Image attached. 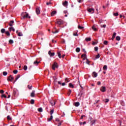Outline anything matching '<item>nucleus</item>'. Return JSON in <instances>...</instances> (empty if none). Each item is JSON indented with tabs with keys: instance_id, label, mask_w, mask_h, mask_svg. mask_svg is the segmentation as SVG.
Segmentation results:
<instances>
[{
	"instance_id": "f257e3e1",
	"label": "nucleus",
	"mask_w": 126,
	"mask_h": 126,
	"mask_svg": "<svg viewBox=\"0 0 126 126\" xmlns=\"http://www.w3.org/2000/svg\"><path fill=\"white\" fill-rule=\"evenodd\" d=\"M58 67H59L58 63H57L56 62H55L54 64L52 65V69H53V70H56V68H58Z\"/></svg>"
},
{
	"instance_id": "f03ea898",
	"label": "nucleus",
	"mask_w": 126,
	"mask_h": 126,
	"mask_svg": "<svg viewBox=\"0 0 126 126\" xmlns=\"http://www.w3.org/2000/svg\"><path fill=\"white\" fill-rule=\"evenodd\" d=\"M56 24H58V25H63V21L62 20H58Z\"/></svg>"
},
{
	"instance_id": "7ed1b4c3",
	"label": "nucleus",
	"mask_w": 126,
	"mask_h": 126,
	"mask_svg": "<svg viewBox=\"0 0 126 126\" xmlns=\"http://www.w3.org/2000/svg\"><path fill=\"white\" fill-rule=\"evenodd\" d=\"M14 79V78L12 77V76L11 75L7 78V81H12Z\"/></svg>"
},
{
	"instance_id": "20e7f679",
	"label": "nucleus",
	"mask_w": 126,
	"mask_h": 126,
	"mask_svg": "<svg viewBox=\"0 0 126 126\" xmlns=\"http://www.w3.org/2000/svg\"><path fill=\"white\" fill-rule=\"evenodd\" d=\"M88 12H90L91 13H94V8H88L87 9Z\"/></svg>"
},
{
	"instance_id": "39448f33",
	"label": "nucleus",
	"mask_w": 126,
	"mask_h": 126,
	"mask_svg": "<svg viewBox=\"0 0 126 126\" xmlns=\"http://www.w3.org/2000/svg\"><path fill=\"white\" fill-rule=\"evenodd\" d=\"M48 55H50V57H54V56H55V53L54 52L52 53V51H49L48 52Z\"/></svg>"
},
{
	"instance_id": "423d86ee",
	"label": "nucleus",
	"mask_w": 126,
	"mask_h": 126,
	"mask_svg": "<svg viewBox=\"0 0 126 126\" xmlns=\"http://www.w3.org/2000/svg\"><path fill=\"white\" fill-rule=\"evenodd\" d=\"M92 76L93 77H97V76H98V74L97 73H96V72H93L92 73Z\"/></svg>"
},
{
	"instance_id": "0eeeda50",
	"label": "nucleus",
	"mask_w": 126,
	"mask_h": 126,
	"mask_svg": "<svg viewBox=\"0 0 126 126\" xmlns=\"http://www.w3.org/2000/svg\"><path fill=\"white\" fill-rule=\"evenodd\" d=\"M25 13L26 14L23 16V19H25V18H28V16H29V14H28L27 12H26Z\"/></svg>"
},
{
	"instance_id": "6e6552de",
	"label": "nucleus",
	"mask_w": 126,
	"mask_h": 126,
	"mask_svg": "<svg viewBox=\"0 0 126 126\" xmlns=\"http://www.w3.org/2000/svg\"><path fill=\"white\" fill-rule=\"evenodd\" d=\"M100 91L101 92H106V87H101L100 88Z\"/></svg>"
},
{
	"instance_id": "1a4fd4ad",
	"label": "nucleus",
	"mask_w": 126,
	"mask_h": 126,
	"mask_svg": "<svg viewBox=\"0 0 126 126\" xmlns=\"http://www.w3.org/2000/svg\"><path fill=\"white\" fill-rule=\"evenodd\" d=\"M35 11H36V14H40V8H39V7H37L36 8V10H35Z\"/></svg>"
},
{
	"instance_id": "9d476101",
	"label": "nucleus",
	"mask_w": 126,
	"mask_h": 126,
	"mask_svg": "<svg viewBox=\"0 0 126 126\" xmlns=\"http://www.w3.org/2000/svg\"><path fill=\"white\" fill-rule=\"evenodd\" d=\"M13 23H14V20L10 21L9 23V26H10V27H12V26H13V25H12Z\"/></svg>"
},
{
	"instance_id": "9b49d317",
	"label": "nucleus",
	"mask_w": 126,
	"mask_h": 126,
	"mask_svg": "<svg viewBox=\"0 0 126 126\" xmlns=\"http://www.w3.org/2000/svg\"><path fill=\"white\" fill-rule=\"evenodd\" d=\"M31 96L32 97H35V91H32V92L31 94Z\"/></svg>"
},
{
	"instance_id": "f8f14e48",
	"label": "nucleus",
	"mask_w": 126,
	"mask_h": 126,
	"mask_svg": "<svg viewBox=\"0 0 126 126\" xmlns=\"http://www.w3.org/2000/svg\"><path fill=\"white\" fill-rule=\"evenodd\" d=\"M116 36H117V33L114 32L112 37L111 38V40H112V41L114 40V39H115V38H116Z\"/></svg>"
},
{
	"instance_id": "ddd939ff",
	"label": "nucleus",
	"mask_w": 126,
	"mask_h": 126,
	"mask_svg": "<svg viewBox=\"0 0 126 126\" xmlns=\"http://www.w3.org/2000/svg\"><path fill=\"white\" fill-rule=\"evenodd\" d=\"M50 104L51 106H55V105H56V101H55V100H51L50 101Z\"/></svg>"
},
{
	"instance_id": "4468645a",
	"label": "nucleus",
	"mask_w": 126,
	"mask_h": 126,
	"mask_svg": "<svg viewBox=\"0 0 126 126\" xmlns=\"http://www.w3.org/2000/svg\"><path fill=\"white\" fill-rule=\"evenodd\" d=\"M67 3H68L67 1L65 0L64 2L63 3V6H67Z\"/></svg>"
},
{
	"instance_id": "2eb2a0df",
	"label": "nucleus",
	"mask_w": 126,
	"mask_h": 126,
	"mask_svg": "<svg viewBox=\"0 0 126 126\" xmlns=\"http://www.w3.org/2000/svg\"><path fill=\"white\" fill-rule=\"evenodd\" d=\"M19 77H20V75H17V77H16L15 80L13 82L14 84L16 82V81L17 80V79H18V78H19Z\"/></svg>"
},
{
	"instance_id": "dca6fc26",
	"label": "nucleus",
	"mask_w": 126,
	"mask_h": 126,
	"mask_svg": "<svg viewBox=\"0 0 126 126\" xmlns=\"http://www.w3.org/2000/svg\"><path fill=\"white\" fill-rule=\"evenodd\" d=\"M39 63H40V62H38L37 61H34L33 62V64H34L35 65H38V64H39Z\"/></svg>"
},
{
	"instance_id": "f3484780",
	"label": "nucleus",
	"mask_w": 126,
	"mask_h": 126,
	"mask_svg": "<svg viewBox=\"0 0 126 126\" xmlns=\"http://www.w3.org/2000/svg\"><path fill=\"white\" fill-rule=\"evenodd\" d=\"M86 42H90V41H91V38L90 37H87L85 39Z\"/></svg>"
},
{
	"instance_id": "a211bd4d",
	"label": "nucleus",
	"mask_w": 126,
	"mask_h": 126,
	"mask_svg": "<svg viewBox=\"0 0 126 126\" xmlns=\"http://www.w3.org/2000/svg\"><path fill=\"white\" fill-rule=\"evenodd\" d=\"M79 105H80V104L79 103V102H75L74 106L75 107H78V106H79Z\"/></svg>"
},
{
	"instance_id": "6ab92c4d",
	"label": "nucleus",
	"mask_w": 126,
	"mask_h": 126,
	"mask_svg": "<svg viewBox=\"0 0 126 126\" xmlns=\"http://www.w3.org/2000/svg\"><path fill=\"white\" fill-rule=\"evenodd\" d=\"M9 30L10 31H13V32H14V31H15V30L14 29V28L13 27L9 28Z\"/></svg>"
},
{
	"instance_id": "aec40b11",
	"label": "nucleus",
	"mask_w": 126,
	"mask_h": 126,
	"mask_svg": "<svg viewBox=\"0 0 126 126\" xmlns=\"http://www.w3.org/2000/svg\"><path fill=\"white\" fill-rule=\"evenodd\" d=\"M56 13H57V11H53L52 12H51V16H54V15L55 14H56Z\"/></svg>"
},
{
	"instance_id": "412c9836",
	"label": "nucleus",
	"mask_w": 126,
	"mask_h": 126,
	"mask_svg": "<svg viewBox=\"0 0 126 126\" xmlns=\"http://www.w3.org/2000/svg\"><path fill=\"white\" fill-rule=\"evenodd\" d=\"M7 121H11V120H12V119L11 118V117H10V116L9 115H8L7 116Z\"/></svg>"
},
{
	"instance_id": "4be33fe9",
	"label": "nucleus",
	"mask_w": 126,
	"mask_h": 126,
	"mask_svg": "<svg viewBox=\"0 0 126 126\" xmlns=\"http://www.w3.org/2000/svg\"><path fill=\"white\" fill-rule=\"evenodd\" d=\"M37 110L39 112V113H42V112H43V108H42V107H40Z\"/></svg>"
},
{
	"instance_id": "5701e85b",
	"label": "nucleus",
	"mask_w": 126,
	"mask_h": 126,
	"mask_svg": "<svg viewBox=\"0 0 126 126\" xmlns=\"http://www.w3.org/2000/svg\"><path fill=\"white\" fill-rule=\"evenodd\" d=\"M69 87L70 88H74V86L71 83H69Z\"/></svg>"
},
{
	"instance_id": "b1692460",
	"label": "nucleus",
	"mask_w": 126,
	"mask_h": 126,
	"mask_svg": "<svg viewBox=\"0 0 126 126\" xmlns=\"http://www.w3.org/2000/svg\"><path fill=\"white\" fill-rule=\"evenodd\" d=\"M92 29L94 30V31H97L98 30L96 29V27L95 26H93L92 27Z\"/></svg>"
},
{
	"instance_id": "393cba45",
	"label": "nucleus",
	"mask_w": 126,
	"mask_h": 126,
	"mask_svg": "<svg viewBox=\"0 0 126 126\" xmlns=\"http://www.w3.org/2000/svg\"><path fill=\"white\" fill-rule=\"evenodd\" d=\"M0 32H1V33H2V34H3V33H5V29H2L0 30Z\"/></svg>"
},
{
	"instance_id": "a878e982",
	"label": "nucleus",
	"mask_w": 126,
	"mask_h": 126,
	"mask_svg": "<svg viewBox=\"0 0 126 126\" xmlns=\"http://www.w3.org/2000/svg\"><path fill=\"white\" fill-rule=\"evenodd\" d=\"M58 55V57L60 59L62 58V54H61V52H59L57 53Z\"/></svg>"
},
{
	"instance_id": "bb28decb",
	"label": "nucleus",
	"mask_w": 126,
	"mask_h": 126,
	"mask_svg": "<svg viewBox=\"0 0 126 126\" xmlns=\"http://www.w3.org/2000/svg\"><path fill=\"white\" fill-rule=\"evenodd\" d=\"M28 88L30 90H32V85H29L28 86Z\"/></svg>"
},
{
	"instance_id": "cd10ccee",
	"label": "nucleus",
	"mask_w": 126,
	"mask_h": 126,
	"mask_svg": "<svg viewBox=\"0 0 126 126\" xmlns=\"http://www.w3.org/2000/svg\"><path fill=\"white\" fill-rule=\"evenodd\" d=\"M117 41H121V37L119 36H116Z\"/></svg>"
},
{
	"instance_id": "c85d7f7f",
	"label": "nucleus",
	"mask_w": 126,
	"mask_h": 126,
	"mask_svg": "<svg viewBox=\"0 0 126 126\" xmlns=\"http://www.w3.org/2000/svg\"><path fill=\"white\" fill-rule=\"evenodd\" d=\"M52 120H53V116L51 115L50 118L48 119V122H51Z\"/></svg>"
},
{
	"instance_id": "c756f323",
	"label": "nucleus",
	"mask_w": 126,
	"mask_h": 126,
	"mask_svg": "<svg viewBox=\"0 0 126 126\" xmlns=\"http://www.w3.org/2000/svg\"><path fill=\"white\" fill-rule=\"evenodd\" d=\"M76 52L77 53H79L80 52V48L77 47L76 49Z\"/></svg>"
},
{
	"instance_id": "7c9ffc66",
	"label": "nucleus",
	"mask_w": 126,
	"mask_h": 126,
	"mask_svg": "<svg viewBox=\"0 0 126 126\" xmlns=\"http://www.w3.org/2000/svg\"><path fill=\"white\" fill-rule=\"evenodd\" d=\"M5 33L6 35H7V36H10V33H9V32L6 31Z\"/></svg>"
},
{
	"instance_id": "2f4dec72",
	"label": "nucleus",
	"mask_w": 126,
	"mask_h": 126,
	"mask_svg": "<svg viewBox=\"0 0 126 126\" xmlns=\"http://www.w3.org/2000/svg\"><path fill=\"white\" fill-rule=\"evenodd\" d=\"M104 70H107V69L108 68V67L106 65H105L103 67Z\"/></svg>"
},
{
	"instance_id": "473e14b6",
	"label": "nucleus",
	"mask_w": 126,
	"mask_h": 126,
	"mask_svg": "<svg viewBox=\"0 0 126 126\" xmlns=\"http://www.w3.org/2000/svg\"><path fill=\"white\" fill-rule=\"evenodd\" d=\"M78 29H80L81 30H82L84 27L80 26V25H78Z\"/></svg>"
},
{
	"instance_id": "72a5a7b5",
	"label": "nucleus",
	"mask_w": 126,
	"mask_h": 126,
	"mask_svg": "<svg viewBox=\"0 0 126 126\" xmlns=\"http://www.w3.org/2000/svg\"><path fill=\"white\" fill-rule=\"evenodd\" d=\"M34 103H35V100L34 99H31V104H32V105H33V104H34Z\"/></svg>"
},
{
	"instance_id": "f704fd0d",
	"label": "nucleus",
	"mask_w": 126,
	"mask_h": 126,
	"mask_svg": "<svg viewBox=\"0 0 126 126\" xmlns=\"http://www.w3.org/2000/svg\"><path fill=\"white\" fill-rule=\"evenodd\" d=\"M86 60H87V62H86V63L87 64H89V65H90V61H89L88 59H87V58H86Z\"/></svg>"
},
{
	"instance_id": "c9c22d12",
	"label": "nucleus",
	"mask_w": 126,
	"mask_h": 126,
	"mask_svg": "<svg viewBox=\"0 0 126 126\" xmlns=\"http://www.w3.org/2000/svg\"><path fill=\"white\" fill-rule=\"evenodd\" d=\"M18 36H19V37H21V36H23V34L22 33V32H18Z\"/></svg>"
},
{
	"instance_id": "e433bc0d",
	"label": "nucleus",
	"mask_w": 126,
	"mask_h": 126,
	"mask_svg": "<svg viewBox=\"0 0 126 126\" xmlns=\"http://www.w3.org/2000/svg\"><path fill=\"white\" fill-rule=\"evenodd\" d=\"M96 122V120H93L91 121V125L93 126V125H94L95 123Z\"/></svg>"
},
{
	"instance_id": "4c0bfd02",
	"label": "nucleus",
	"mask_w": 126,
	"mask_h": 126,
	"mask_svg": "<svg viewBox=\"0 0 126 126\" xmlns=\"http://www.w3.org/2000/svg\"><path fill=\"white\" fill-rule=\"evenodd\" d=\"M18 72V71L17 70H14L13 71V73H14V74H16Z\"/></svg>"
},
{
	"instance_id": "58836bf2",
	"label": "nucleus",
	"mask_w": 126,
	"mask_h": 126,
	"mask_svg": "<svg viewBox=\"0 0 126 126\" xmlns=\"http://www.w3.org/2000/svg\"><path fill=\"white\" fill-rule=\"evenodd\" d=\"M9 44H13V40H12V39H10L9 40Z\"/></svg>"
},
{
	"instance_id": "ea45409f",
	"label": "nucleus",
	"mask_w": 126,
	"mask_h": 126,
	"mask_svg": "<svg viewBox=\"0 0 126 126\" xmlns=\"http://www.w3.org/2000/svg\"><path fill=\"white\" fill-rule=\"evenodd\" d=\"M3 75H4V76H6V75H7V72L5 71L3 72Z\"/></svg>"
},
{
	"instance_id": "a19ab883",
	"label": "nucleus",
	"mask_w": 126,
	"mask_h": 126,
	"mask_svg": "<svg viewBox=\"0 0 126 126\" xmlns=\"http://www.w3.org/2000/svg\"><path fill=\"white\" fill-rule=\"evenodd\" d=\"M71 90H68V93H67L68 95L69 96V95H70V94H71Z\"/></svg>"
},
{
	"instance_id": "79ce46f5",
	"label": "nucleus",
	"mask_w": 126,
	"mask_h": 126,
	"mask_svg": "<svg viewBox=\"0 0 126 126\" xmlns=\"http://www.w3.org/2000/svg\"><path fill=\"white\" fill-rule=\"evenodd\" d=\"M103 44H104V45H108V41L105 40V41L103 42Z\"/></svg>"
},
{
	"instance_id": "37998d69",
	"label": "nucleus",
	"mask_w": 126,
	"mask_h": 126,
	"mask_svg": "<svg viewBox=\"0 0 126 126\" xmlns=\"http://www.w3.org/2000/svg\"><path fill=\"white\" fill-rule=\"evenodd\" d=\"M99 58H100V54H98L96 57H95V58L96 59H99Z\"/></svg>"
},
{
	"instance_id": "c03bdc74",
	"label": "nucleus",
	"mask_w": 126,
	"mask_h": 126,
	"mask_svg": "<svg viewBox=\"0 0 126 126\" xmlns=\"http://www.w3.org/2000/svg\"><path fill=\"white\" fill-rule=\"evenodd\" d=\"M27 68H28L27 66L25 65L24 66V70H27Z\"/></svg>"
},
{
	"instance_id": "a18cd8bd",
	"label": "nucleus",
	"mask_w": 126,
	"mask_h": 126,
	"mask_svg": "<svg viewBox=\"0 0 126 126\" xmlns=\"http://www.w3.org/2000/svg\"><path fill=\"white\" fill-rule=\"evenodd\" d=\"M98 47H97V46H96V47H94V51H95V52H97V51H98Z\"/></svg>"
},
{
	"instance_id": "49530a36",
	"label": "nucleus",
	"mask_w": 126,
	"mask_h": 126,
	"mask_svg": "<svg viewBox=\"0 0 126 126\" xmlns=\"http://www.w3.org/2000/svg\"><path fill=\"white\" fill-rule=\"evenodd\" d=\"M81 58H86V54H83L81 55Z\"/></svg>"
},
{
	"instance_id": "de8ad7c7",
	"label": "nucleus",
	"mask_w": 126,
	"mask_h": 126,
	"mask_svg": "<svg viewBox=\"0 0 126 126\" xmlns=\"http://www.w3.org/2000/svg\"><path fill=\"white\" fill-rule=\"evenodd\" d=\"M1 97L2 98H6V95L5 94H3L1 95Z\"/></svg>"
},
{
	"instance_id": "09e8293b",
	"label": "nucleus",
	"mask_w": 126,
	"mask_h": 126,
	"mask_svg": "<svg viewBox=\"0 0 126 126\" xmlns=\"http://www.w3.org/2000/svg\"><path fill=\"white\" fill-rule=\"evenodd\" d=\"M62 43H63V44H65V40H64V39H63L62 40Z\"/></svg>"
},
{
	"instance_id": "8fccbe9b",
	"label": "nucleus",
	"mask_w": 126,
	"mask_h": 126,
	"mask_svg": "<svg viewBox=\"0 0 126 126\" xmlns=\"http://www.w3.org/2000/svg\"><path fill=\"white\" fill-rule=\"evenodd\" d=\"M101 28H103H103H106V25H101Z\"/></svg>"
},
{
	"instance_id": "3c124183",
	"label": "nucleus",
	"mask_w": 126,
	"mask_h": 126,
	"mask_svg": "<svg viewBox=\"0 0 126 126\" xmlns=\"http://www.w3.org/2000/svg\"><path fill=\"white\" fill-rule=\"evenodd\" d=\"M99 102H100V100H96L95 101V102H94V105L95 104H98V103H99Z\"/></svg>"
},
{
	"instance_id": "603ef678",
	"label": "nucleus",
	"mask_w": 126,
	"mask_h": 126,
	"mask_svg": "<svg viewBox=\"0 0 126 126\" xmlns=\"http://www.w3.org/2000/svg\"><path fill=\"white\" fill-rule=\"evenodd\" d=\"M0 93L1 94H3V93H4V91H3V90H1L0 91Z\"/></svg>"
},
{
	"instance_id": "864d4df0",
	"label": "nucleus",
	"mask_w": 126,
	"mask_h": 126,
	"mask_svg": "<svg viewBox=\"0 0 126 126\" xmlns=\"http://www.w3.org/2000/svg\"><path fill=\"white\" fill-rule=\"evenodd\" d=\"M114 15H115V16H118V15H119V13H114Z\"/></svg>"
},
{
	"instance_id": "5fc2aeb1",
	"label": "nucleus",
	"mask_w": 126,
	"mask_h": 126,
	"mask_svg": "<svg viewBox=\"0 0 126 126\" xmlns=\"http://www.w3.org/2000/svg\"><path fill=\"white\" fill-rule=\"evenodd\" d=\"M65 82H69V81H68V78H66L65 79Z\"/></svg>"
},
{
	"instance_id": "6e6d98bb",
	"label": "nucleus",
	"mask_w": 126,
	"mask_h": 126,
	"mask_svg": "<svg viewBox=\"0 0 126 126\" xmlns=\"http://www.w3.org/2000/svg\"><path fill=\"white\" fill-rule=\"evenodd\" d=\"M53 114H54V110H52L50 111V115H53Z\"/></svg>"
},
{
	"instance_id": "4d7b16f0",
	"label": "nucleus",
	"mask_w": 126,
	"mask_h": 126,
	"mask_svg": "<svg viewBox=\"0 0 126 126\" xmlns=\"http://www.w3.org/2000/svg\"><path fill=\"white\" fill-rule=\"evenodd\" d=\"M47 5H50V4H52V2H46Z\"/></svg>"
},
{
	"instance_id": "13d9d810",
	"label": "nucleus",
	"mask_w": 126,
	"mask_h": 126,
	"mask_svg": "<svg viewBox=\"0 0 126 126\" xmlns=\"http://www.w3.org/2000/svg\"><path fill=\"white\" fill-rule=\"evenodd\" d=\"M109 99H105V103H108L109 102Z\"/></svg>"
},
{
	"instance_id": "bf43d9fd",
	"label": "nucleus",
	"mask_w": 126,
	"mask_h": 126,
	"mask_svg": "<svg viewBox=\"0 0 126 126\" xmlns=\"http://www.w3.org/2000/svg\"><path fill=\"white\" fill-rule=\"evenodd\" d=\"M73 36H78V34H77V32L74 33H73Z\"/></svg>"
},
{
	"instance_id": "052dcab7",
	"label": "nucleus",
	"mask_w": 126,
	"mask_h": 126,
	"mask_svg": "<svg viewBox=\"0 0 126 126\" xmlns=\"http://www.w3.org/2000/svg\"><path fill=\"white\" fill-rule=\"evenodd\" d=\"M59 31H56L55 32H53V34H56V33H58Z\"/></svg>"
},
{
	"instance_id": "680f3d73",
	"label": "nucleus",
	"mask_w": 126,
	"mask_h": 126,
	"mask_svg": "<svg viewBox=\"0 0 126 126\" xmlns=\"http://www.w3.org/2000/svg\"><path fill=\"white\" fill-rule=\"evenodd\" d=\"M7 108H8V106H6L5 107V110H6V111H8V109Z\"/></svg>"
},
{
	"instance_id": "e2e57ef3",
	"label": "nucleus",
	"mask_w": 126,
	"mask_h": 126,
	"mask_svg": "<svg viewBox=\"0 0 126 126\" xmlns=\"http://www.w3.org/2000/svg\"><path fill=\"white\" fill-rule=\"evenodd\" d=\"M97 85H101V82L100 81L97 82Z\"/></svg>"
},
{
	"instance_id": "0e129e2a",
	"label": "nucleus",
	"mask_w": 126,
	"mask_h": 126,
	"mask_svg": "<svg viewBox=\"0 0 126 126\" xmlns=\"http://www.w3.org/2000/svg\"><path fill=\"white\" fill-rule=\"evenodd\" d=\"M83 0H78V2H79V3L80 2H83Z\"/></svg>"
},
{
	"instance_id": "69168bd1",
	"label": "nucleus",
	"mask_w": 126,
	"mask_h": 126,
	"mask_svg": "<svg viewBox=\"0 0 126 126\" xmlns=\"http://www.w3.org/2000/svg\"><path fill=\"white\" fill-rule=\"evenodd\" d=\"M119 123H120V126H122V121L119 120Z\"/></svg>"
},
{
	"instance_id": "338daca9",
	"label": "nucleus",
	"mask_w": 126,
	"mask_h": 126,
	"mask_svg": "<svg viewBox=\"0 0 126 126\" xmlns=\"http://www.w3.org/2000/svg\"><path fill=\"white\" fill-rule=\"evenodd\" d=\"M56 122H60V119H59V118H56Z\"/></svg>"
},
{
	"instance_id": "774afa93",
	"label": "nucleus",
	"mask_w": 126,
	"mask_h": 126,
	"mask_svg": "<svg viewBox=\"0 0 126 126\" xmlns=\"http://www.w3.org/2000/svg\"><path fill=\"white\" fill-rule=\"evenodd\" d=\"M13 94L14 95H15V94H16V91H14L13 92Z\"/></svg>"
}]
</instances>
